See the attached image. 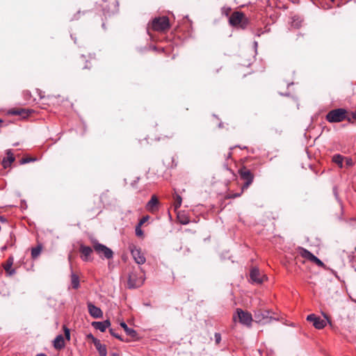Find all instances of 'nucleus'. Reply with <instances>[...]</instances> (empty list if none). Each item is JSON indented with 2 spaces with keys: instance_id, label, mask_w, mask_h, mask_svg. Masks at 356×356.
<instances>
[{
  "instance_id": "obj_4",
  "label": "nucleus",
  "mask_w": 356,
  "mask_h": 356,
  "mask_svg": "<svg viewBox=\"0 0 356 356\" xmlns=\"http://www.w3.org/2000/svg\"><path fill=\"white\" fill-rule=\"evenodd\" d=\"M152 29L159 32L168 31L170 29L168 17L163 16L154 18L152 22Z\"/></svg>"
},
{
  "instance_id": "obj_17",
  "label": "nucleus",
  "mask_w": 356,
  "mask_h": 356,
  "mask_svg": "<svg viewBox=\"0 0 356 356\" xmlns=\"http://www.w3.org/2000/svg\"><path fill=\"white\" fill-rule=\"evenodd\" d=\"M93 343L97 350L100 356H106L107 355V349L106 346L104 344H102L100 341L97 339H93Z\"/></svg>"
},
{
  "instance_id": "obj_28",
  "label": "nucleus",
  "mask_w": 356,
  "mask_h": 356,
  "mask_svg": "<svg viewBox=\"0 0 356 356\" xmlns=\"http://www.w3.org/2000/svg\"><path fill=\"white\" fill-rule=\"evenodd\" d=\"M311 261L314 263L315 264H316L319 267H323L324 266L323 262L321 260H320L318 257H316V256H314V257L312 259Z\"/></svg>"
},
{
  "instance_id": "obj_32",
  "label": "nucleus",
  "mask_w": 356,
  "mask_h": 356,
  "mask_svg": "<svg viewBox=\"0 0 356 356\" xmlns=\"http://www.w3.org/2000/svg\"><path fill=\"white\" fill-rule=\"evenodd\" d=\"M214 337H215V341H216V344H219L220 341H221V335L220 333H215L214 334Z\"/></svg>"
},
{
  "instance_id": "obj_26",
  "label": "nucleus",
  "mask_w": 356,
  "mask_h": 356,
  "mask_svg": "<svg viewBox=\"0 0 356 356\" xmlns=\"http://www.w3.org/2000/svg\"><path fill=\"white\" fill-rule=\"evenodd\" d=\"M174 200H175V202H174L175 209H177L178 208L180 207V206L181 204L182 198L179 195L176 194L174 197Z\"/></svg>"
},
{
  "instance_id": "obj_13",
  "label": "nucleus",
  "mask_w": 356,
  "mask_h": 356,
  "mask_svg": "<svg viewBox=\"0 0 356 356\" xmlns=\"http://www.w3.org/2000/svg\"><path fill=\"white\" fill-rule=\"evenodd\" d=\"M6 157H4L1 161V165L5 169L9 168L15 160V158L10 149H7L6 151Z\"/></svg>"
},
{
  "instance_id": "obj_19",
  "label": "nucleus",
  "mask_w": 356,
  "mask_h": 356,
  "mask_svg": "<svg viewBox=\"0 0 356 356\" xmlns=\"http://www.w3.org/2000/svg\"><path fill=\"white\" fill-rule=\"evenodd\" d=\"M54 347L56 350H60L65 347V340L62 334L58 335L54 340Z\"/></svg>"
},
{
  "instance_id": "obj_14",
  "label": "nucleus",
  "mask_w": 356,
  "mask_h": 356,
  "mask_svg": "<svg viewBox=\"0 0 356 356\" xmlns=\"http://www.w3.org/2000/svg\"><path fill=\"white\" fill-rule=\"evenodd\" d=\"M159 200L156 195H152L150 200L146 205V209L151 212L154 213L158 210Z\"/></svg>"
},
{
  "instance_id": "obj_42",
  "label": "nucleus",
  "mask_w": 356,
  "mask_h": 356,
  "mask_svg": "<svg viewBox=\"0 0 356 356\" xmlns=\"http://www.w3.org/2000/svg\"><path fill=\"white\" fill-rule=\"evenodd\" d=\"M6 249V246H3V247L2 248V250H5Z\"/></svg>"
},
{
  "instance_id": "obj_24",
  "label": "nucleus",
  "mask_w": 356,
  "mask_h": 356,
  "mask_svg": "<svg viewBox=\"0 0 356 356\" xmlns=\"http://www.w3.org/2000/svg\"><path fill=\"white\" fill-rule=\"evenodd\" d=\"M344 157L341 154H335L332 157V161L337 163L341 168L343 167V161Z\"/></svg>"
},
{
  "instance_id": "obj_39",
  "label": "nucleus",
  "mask_w": 356,
  "mask_h": 356,
  "mask_svg": "<svg viewBox=\"0 0 356 356\" xmlns=\"http://www.w3.org/2000/svg\"><path fill=\"white\" fill-rule=\"evenodd\" d=\"M174 136V132H171L169 135H166L165 137L170 138H172Z\"/></svg>"
},
{
  "instance_id": "obj_8",
  "label": "nucleus",
  "mask_w": 356,
  "mask_h": 356,
  "mask_svg": "<svg viewBox=\"0 0 356 356\" xmlns=\"http://www.w3.org/2000/svg\"><path fill=\"white\" fill-rule=\"evenodd\" d=\"M129 250L131 256L136 264L142 265L145 263L146 258L144 254L142 252L141 249L140 248H138L136 245H132L129 246Z\"/></svg>"
},
{
  "instance_id": "obj_9",
  "label": "nucleus",
  "mask_w": 356,
  "mask_h": 356,
  "mask_svg": "<svg viewBox=\"0 0 356 356\" xmlns=\"http://www.w3.org/2000/svg\"><path fill=\"white\" fill-rule=\"evenodd\" d=\"M307 321L312 323L314 327L318 330H321L326 326V322L314 314L308 315Z\"/></svg>"
},
{
  "instance_id": "obj_25",
  "label": "nucleus",
  "mask_w": 356,
  "mask_h": 356,
  "mask_svg": "<svg viewBox=\"0 0 356 356\" xmlns=\"http://www.w3.org/2000/svg\"><path fill=\"white\" fill-rule=\"evenodd\" d=\"M42 247L41 245H38L35 248H33L31 250V257L33 259L37 258L41 253Z\"/></svg>"
},
{
  "instance_id": "obj_16",
  "label": "nucleus",
  "mask_w": 356,
  "mask_h": 356,
  "mask_svg": "<svg viewBox=\"0 0 356 356\" xmlns=\"http://www.w3.org/2000/svg\"><path fill=\"white\" fill-rule=\"evenodd\" d=\"M79 252L81 253V259L85 261L90 260V257L92 252V249L89 246L81 245L79 248Z\"/></svg>"
},
{
  "instance_id": "obj_33",
  "label": "nucleus",
  "mask_w": 356,
  "mask_h": 356,
  "mask_svg": "<svg viewBox=\"0 0 356 356\" xmlns=\"http://www.w3.org/2000/svg\"><path fill=\"white\" fill-rule=\"evenodd\" d=\"M348 115L351 118V121H352L351 123H353V120H356V110L355 111H353V112H350V113L348 112Z\"/></svg>"
},
{
  "instance_id": "obj_43",
  "label": "nucleus",
  "mask_w": 356,
  "mask_h": 356,
  "mask_svg": "<svg viewBox=\"0 0 356 356\" xmlns=\"http://www.w3.org/2000/svg\"><path fill=\"white\" fill-rule=\"evenodd\" d=\"M332 1H333L334 0H331Z\"/></svg>"
},
{
  "instance_id": "obj_23",
  "label": "nucleus",
  "mask_w": 356,
  "mask_h": 356,
  "mask_svg": "<svg viewBox=\"0 0 356 356\" xmlns=\"http://www.w3.org/2000/svg\"><path fill=\"white\" fill-rule=\"evenodd\" d=\"M71 282L74 289H76L79 287V278L78 275L74 273L71 274Z\"/></svg>"
},
{
  "instance_id": "obj_20",
  "label": "nucleus",
  "mask_w": 356,
  "mask_h": 356,
  "mask_svg": "<svg viewBox=\"0 0 356 356\" xmlns=\"http://www.w3.org/2000/svg\"><path fill=\"white\" fill-rule=\"evenodd\" d=\"M298 251H299V254L301 257H302L303 258H305L310 261L315 256L312 252H310L309 250H307L303 248H299Z\"/></svg>"
},
{
  "instance_id": "obj_30",
  "label": "nucleus",
  "mask_w": 356,
  "mask_h": 356,
  "mask_svg": "<svg viewBox=\"0 0 356 356\" xmlns=\"http://www.w3.org/2000/svg\"><path fill=\"white\" fill-rule=\"evenodd\" d=\"M63 331H64L65 337L66 339L69 341L70 339V330L65 325H64L63 326Z\"/></svg>"
},
{
  "instance_id": "obj_15",
  "label": "nucleus",
  "mask_w": 356,
  "mask_h": 356,
  "mask_svg": "<svg viewBox=\"0 0 356 356\" xmlns=\"http://www.w3.org/2000/svg\"><path fill=\"white\" fill-rule=\"evenodd\" d=\"M14 262L13 257L10 256L6 260V261L3 264V267L6 273V274L9 276L13 275L15 273V270L12 268V266Z\"/></svg>"
},
{
  "instance_id": "obj_35",
  "label": "nucleus",
  "mask_w": 356,
  "mask_h": 356,
  "mask_svg": "<svg viewBox=\"0 0 356 356\" xmlns=\"http://www.w3.org/2000/svg\"><path fill=\"white\" fill-rule=\"evenodd\" d=\"M243 191H241V193H233V194H230V195H229V198H235V197H239V196H241V195L242 194V193H243Z\"/></svg>"
},
{
  "instance_id": "obj_3",
  "label": "nucleus",
  "mask_w": 356,
  "mask_h": 356,
  "mask_svg": "<svg viewBox=\"0 0 356 356\" xmlns=\"http://www.w3.org/2000/svg\"><path fill=\"white\" fill-rule=\"evenodd\" d=\"M145 278L143 273L137 270H132L129 275L127 282V286L129 289H135L140 287L143 284Z\"/></svg>"
},
{
  "instance_id": "obj_6",
  "label": "nucleus",
  "mask_w": 356,
  "mask_h": 356,
  "mask_svg": "<svg viewBox=\"0 0 356 356\" xmlns=\"http://www.w3.org/2000/svg\"><path fill=\"white\" fill-rule=\"evenodd\" d=\"M237 318L241 324L247 326L251 325L252 316L250 312H245L243 309L238 308L236 310V313L233 315V320L236 321Z\"/></svg>"
},
{
  "instance_id": "obj_21",
  "label": "nucleus",
  "mask_w": 356,
  "mask_h": 356,
  "mask_svg": "<svg viewBox=\"0 0 356 356\" xmlns=\"http://www.w3.org/2000/svg\"><path fill=\"white\" fill-rule=\"evenodd\" d=\"M11 113L13 114V115H21V116H23V117H26V116L29 115V114L30 113V111L29 110L23 109V108H17V109L12 110L11 111Z\"/></svg>"
},
{
  "instance_id": "obj_1",
  "label": "nucleus",
  "mask_w": 356,
  "mask_h": 356,
  "mask_svg": "<svg viewBox=\"0 0 356 356\" xmlns=\"http://www.w3.org/2000/svg\"><path fill=\"white\" fill-rule=\"evenodd\" d=\"M326 120L331 123L341 122L346 120L348 122H352L350 117L348 115V112L345 108L333 109L328 112L325 117Z\"/></svg>"
},
{
  "instance_id": "obj_2",
  "label": "nucleus",
  "mask_w": 356,
  "mask_h": 356,
  "mask_svg": "<svg viewBox=\"0 0 356 356\" xmlns=\"http://www.w3.org/2000/svg\"><path fill=\"white\" fill-rule=\"evenodd\" d=\"M229 22L232 26L245 29L249 24V19L243 13L235 11L231 15Z\"/></svg>"
},
{
  "instance_id": "obj_10",
  "label": "nucleus",
  "mask_w": 356,
  "mask_h": 356,
  "mask_svg": "<svg viewBox=\"0 0 356 356\" xmlns=\"http://www.w3.org/2000/svg\"><path fill=\"white\" fill-rule=\"evenodd\" d=\"M250 276L252 281L257 284H261L267 279L266 276L261 275L259 269L256 268L251 270Z\"/></svg>"
},
{
  "instance_id": "obj_40",
  "label": "nucleus",
  "mask_w": 356,
  "mask_h": 356,
  "mask_svg": "<svg viewBox=\"0 0 356 356\" xmlns=\"http://www.w3.org/2000/svg\"><path fill=\"white\" fill-rule=\"evenodd\" d=\"M0 221L5 222V218L3 216H0Z\"/></svg>"
},
{
  "instance_id": "obj_34",
  "label": "nucleus",
  "mask_w": 356,
  "mask_h": 356,
  "mask_svg": "<svg viewBox=\"0 0 356 356\" xmlns=\"http://www.w3.org/2000/svg\"><path fill=\"white\" fill-rule=\"evenodd\" d=\"M235 147H230L229 149V152L225 155V159H231L232 156V149L234 148Z\"/></svg>"
},
{
  "instance_id": "obj_37",
  "label": "nucleus",
  "mask_w": 356,
  "mask_h": 356,
  "mask_svg": "<svg viewBox=\"0 0 356 356\" xmlns=\"http://www.w3.org/2000/svg\"><path fill=\"white\" fill-rule=\"evenodd\" d=\"M31 161V159H23L22 161H21V163L22 164H24V163H28Z\"/></svg>"
},
{
  "instance_id": "obj_11",
  "label": "nucleus",
  "mask_w": 356,
  "mask_h": 356,
  "mask_svg": "<svg viewBox=\"0 0 356 356\" xmlns=\"http://www.w3.org/2000/svg\"><path fill=\"white\" fill-rule=\"evenodd\" d=\"M87 305L88 312L92 317L99 318L103 316V312L100 308L96 307L92 302H88Z\"/></svg>"
},
{
  "instance_id": "obj_27",
  "label": "nucleus",
  "mask_w": 356,
  "mask_h": 356,
  "mask_svg": "<svg viewBox=\"0 0 356 356\" xmlns=\"http://www.w3.org/2000/svg\"><path fill=\"white\" fill-rule=\"evenodd\" d=\"M135 232H136V235L138 237L143 238V236H144V233H143V230H142V229H141V226H139L138 225H137L136 226Z\"/></svg>"
},
{
  "instance_id": "obj_18",
  "label": "nucleus",
  "mask_w": 356,
  "mask_h": 356,
  "mask_svg": "<svg viewBox=\"0 0 356 356\" xmlns=\"http://www.w3.org/2000/svg\"><path fill=\"white\" fill-rule=\"evenodd\" d=\"M92 325L101 332H104L110 325L111 323L108 320L102 322H92Z\"/></svg>"
},
{
  "instance_id": "obj_41",
  "label": "nucleus",
  "mask_w": 356,
  "mask_h": 356,
  "mask_svg": "<svg viewBox=\"0 0 356 356\" xmlns=\"http://www.w3.org/2000/svg\"><path fill=\"white\" fill-rule=\"evenodd\" d=\"M36 356H47L45 354H38Z\"/></svg>"
},
{
  "instance_id": "obj_38",
  "label": "nucleus",
  "mask_w": 356,
  "mask_h": 356,
  "mask_svg": "<svg viewBox=\"0 0 356 356\" xmlns=\"http://www.w3.org/2000/svg\"><path fill=\"white\" fill-rule=\"evenodd\" d=\"M87 337H88V339H91L92 341H93V339H96V338H95V337L92 334H88V335L87 336Z\"/></svg>"
},
{
  "instance_id": "obj_36",
  "label": "nucleus",
  "mask_w": 356,
  "mask_h": 356,
  "mask_svg": "<svg viewBox=\"0 0 356 356\" xmlns=\"http://www.w3.org/2000/svg\"><path fill=\"white\" fill-rule=\"evenodd\" d=\"M346 161L348 166H351L353 164V160L350 158H346Z\"/></svg>"
},
{
  "instance_id": "obj_29",
  "label": "nucleus",
  "mask_w": 356,
  "mask_h": 356,
  "mask_svg": "<svg viewBox=\"0 0 356 356\" xmlns=\"http://www.w3.org/2000/svg\"><path fill=\"white\" fill-rule=\"evenodd\" d=\"M109 332H110L112 336H113L114 337H115V338H117V339H120L121 341H123V339L120 337V334L118 332H116L114 329L111 328L109 330Z\"/></svg>"
},
{
  "instance_id": "obj_31",
  "label": "nucleus",
  "mask_w": 356,
  "mask_h": 356,
  "mask_svg": "<svg viewBox=\"0 0 356 356\" xmlns=\"http://www.w3.org/2000/svg\"><path fill=\"white\" fill-rule=\"evenodd\" d=\"M149 219V216H143L139 221L138 222V225L139 226H142L144 223H145Z\"/></svg>"
},
{
  "instance_id": "obj_12",
  "label": "nucleus",
  "mask_w": 356,
  "mask_h": 356,
  "mask_svg": "<svg viewBox=\"0 0 356 356\" xmlns=\"http://www.w3.org/2000/svg\"><path fill=\"white\" fill-rule=\"evenodd\" d=\"M269 311H263L259 309L254 312V318L258 322L267 323L269 321L268 319H271V318H269Z\"/></svg>"
},
{
  "instance_id": "obj_7",
  "label": "nucleus",
  "mask_w": 356,
  "mask_h": 356,
  "mask_svg": "<svg viewBox=\"0 0 356 356\" xmlns=\"http://www.w3.org/2000/svg\"><path fill=\"white\" fill-rule=\"evenodd\" d=\"M93 249L101 258L110 259L113 257V252L110 248L97 241L93 242Z\"/></svg>"
},
{
  "instance_id": "obj_22",
  "label": "nucleus",
  "mask_w": 356,
  "mask_h": 356,
  "mask_svg": "<svg viewBox=\"0 0 356 356\" xmlns=\"http://www.w3.org/2000/svg\"><path fill=\"white\" fill-rule=\"evenodd\" d=\"M120 325L124 328L127 335L132 337H134L136 335V332L134 329L129 328L124 322H122Z\"/></svg>"
},
{
  "instance_id": "obj_5",
  "label": "nucleus",
  "mask_w": 356,
  "mask_h": 356,
  "mask_svg": "<svg viewBox=\"0 0 356 356\" xmlns=\"http://www.w3.org/2000/svg\"><path fill=\"white\" fill-rule=\"evenodd\" d=\"M238 174L241 179L244 181V184L242 186V191H244V190H246L252 184L254 176L245 166H243L238 170Z\"/></svg>"
}]
</instances>
